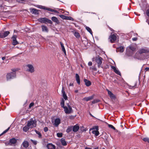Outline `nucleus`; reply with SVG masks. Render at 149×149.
<instances>
[{"mask_svg": "<svg viewBox=\"0 0 149 149\" xmlns=\"http://www.w3.org/2000/svg\"><path fill=\"white\" fill-rule=\"evenodd\" d=\"M93 61H95L98 67L102 68V65L103 59L102 58L99 56H96L95 57L93 58L92 59Z\"/></svg>", "mask_w": 149, "mask_h": 149, "instance_id": "obj_1", "label": "nucleus"}, {"mask_svg": "<svg viewBox=\"0 0 149 149\" xmlns=\"http://www.w3.org/2000/svg\"><path fill=\"white\" fill-rule=\"evenodd\" d=\"M27 124L28 126L30 128L35 127L36 126V121L35 120H33L31 118L28 122Z\"/></svg>", "mask_w": 149, "mask_h": 149, "instance_id": "obj_2", "label": "nucleus"}, {"mask_svg": "<svg viewBox=\"0 0 149 149\" xmlns=\"http://www.w3.org/2000/svg\"><path fill=\"white\" fill-rule=\"evenodd\" d=\"M16 73L15 71H13L10 73L7 74L6 75V79L7 80L13 79L16 77Z\"/></svg>", "mask_w": 149, "mask_h": 149, "instance_id": "obj_3", "label": "nucleus"}, {"mask_svg": "<svg viewBox=\"0 0 149 149\" xmlns=\"http://www.w3.org/2000/svg\"><path fill=\"white\" fill-rule=\"evenodd\" d=\"M67 106L64 107L63 108L64 109V111L66 114H70L71 113L72 109V107L69 105L68 103L67 104Z\"/></svg>", "mask_w": 149, "mask_h": 149, "instance_id": "obj_4", "label": "nucleus"}, {"mask_svg": "<svg viewBox=\"0 0 149 149\" xmlns=\"http://www.w3.org/2000/svg\"><path fill=\"white\" fill-rule=\"evenodd\" d=\"M38 21L42 23H46L47 22L50 24H52V21L44 17L38 19Z\"/></svg>", "mask_w": 149, "mask_h": 149, "instance_id": "obj_5", "label": "nucleus"}, {"mask_svg": "<svg viewBox=\"0 0 149 149\" xmlns=\"http://www.w3.org/2000/svg\"><path fill=\"white\" fill-rule=\"evenodd\" d=\"M26 67H27L26 69L27 71L31 73L34 72V68L32 65L31 64H28L27 65Z\"/></svg>", "mask_w": 149, "mask_h": 149, "instance_id": "obj_6", "label": "nucleus"}, {"mask_svg": "<svg viewBox=\"0 0 149 149\" xmlns=\"http://www.w3.org/2000/svg\"><path fill=\"white\" fill-rule=\"evenodd\" d=\"M10 33V32L8 31L0 33V38H4L7 36Z\"/></svg>", "mask_w": 149, "mask_h": 149, "instance_id": "obj_7", "label": "nucleus"}, {"mask_svg": "<svg viewBox=\"0 0 149 149\" xmlns=\"http://www.w3.org/2000/svg\"><path fill=\"white\" fill-rule=\"evenodd\" d=\"M106 90L107 91L108 94L111 99L112 100H115L116 98L115 95L111 91H109L108 89H107Z\"/></svg>", "mask_w": 149, "mask_h": 149, "instance_id": "obj_8", "label": "nucleus"}, {"mask_svg": "<svg viewBox=\"0 0 149 149\" xmlns=\"http://www.w3.org/2000/svg\"><path fill=\"white\" fill-rule=\"evenodd\" d=\"M116 38L117 37L116 35L113 34L110 36L109 39L110 40V42L113 43L116 40Z\"/></svg>", "mask_w": 149, "mask_h": 149, "instance_id": "obj_9", "label": "nucleus"}, {"mask_svg": "<svg viewBox=\"0 0 149 149\" xmlns=\"http://www.w3.org/2000/svg\"><path fill=\"white\" fill-rule=\"evenodd\" d=\"M17 36L16 35H14L12 37V39L13 40L12 44L13 45H15L18 44V42L16 40Z\"/></svg>", "mask_w": 149, "mask_h": 149, "instance_id": "obj_10", "label": "nucleus"}, {"mask_svg": "<svg viewBox=\"0 0 149 149\" xmlns=\"http://www.w3.org/2000/svg\"><path fill=\"white\" fill-rule=\"evenodd\" d=\"M17 142V140L13 138L9 140L8 143V145L10 146H13Z\"/></svg>", "mask_w": 149, "mask_h": 149, "instance_id": "obj_11", "label": "nucleus"}, {"mask_svg": "<svg viewBox=\"0 0 149 149\" xmlns=\"http://www.w3.org/2000/svg\"><path fill=\"white\" fill-rule=\"evenodd\" d=\"M61 123V120L59 118H56L55 120L54 123V125L57 127Z\"/></svg>", "mask_w": 149, "mask_h": 149, "instance_id": "obj_12", "label": "nucleus"}, {"mask_svg": "<svg viewBox=\"0 0 149 149\" xmlns=\"http://www.w3.org/2000/svg\"><path fill=\"white\" fill-rule=\"evenodd\" d=\"M111 68L117 74L120 75H121V73L120 72H119V71L116 68L113 66H111Z\"/></svg>", "mask_w": 149, "mask_h": 149, "instance_id": "obj_13", "label": "nucleus"}, {"mask_svg": "<svg viewBox=\"0 0 149 149\" xmlns=\"http://www.w3.org/2000/svg\"><path fill=\"white\" fill-rule=\"evenodd\" d=\"M48 149H55V146L52 143H48L47 146Z\"/></svg>", "mask_w": 149, "mask_h": 149, "instance_id": "obj_14", "label": "nucleus"}, {"mask_svg": "<svg viewBox=\"0 0 149 149\" xmlns=\"http://www.w3.org/2000/svg\"><path fill=\"white\" fill-rule=\"evenodd\" d=\"M79 126L78 124H77L72 127L73 131L74 132H76L79 130Z\"/></svg>", "mask_w": 149, "mask_h": 149, "instance_id": "obj_15", "label": "nucleus"}, {"mask_svg": "<svg viewBox=\"0 0 149 149\" xmlns=\"http://www.w3.org/2000/svg\"><path fill=\"white\" fill-rule=\"evenodd\" d=\"M61 92L63 95V96L64 99L65 100H67V97L66 95L65 94V92L64 91V88L63 87H62Z\"/></svg>", "mask_w": 149, "mask_h": 149, "instance_id": "obj_16", "label": "nucleus"}, {"mask_svg": "<svg viewBox=\"0 0 149 149\" xmlns=\"http://www.w3.org/2000/svg\"><path fill=\"white\" fill-rule=\"evenodd\" d=\"M25 148H27L29 145V142L27 141H24L22 144Z\"/></svg>", "mask_w": 149, "mask_h": 149, "instance_id": "obj_17", "label": "nucleus"}, {"mask_svg": "<svg viewBox=\"0 0 149 149\" xmlns=\"http://www.w3.org/2000/svg\"><path fill=\"white\" fill-rule=\"evenodd\" d=\"M42 31L43 32H47L48 31V29L47 27L44 25H42L41 26Z\"/></svg>", "mask_w": 149, "mask_h": 149, "instance_id": "obj_18", "label": "nucleus"}, {"mask_svg": "<svg viewBox=\"0 0 149 149\" xmlns=\"http://www.w3.org/2000/svg\"><path fill=\"white\" fill-rule=\"evenodd\" d=\"M84 81L85 83V85L87 86H89L91 84V82L87 80L86 79H84Z\"/></svg>", "mask_w": 149, "mask_h": 149, "instance_id": "obj_19", "label": "nucleus"}, {"mask_svg": "<svg viewBox=\"0 0 149 149\" xmlns=\"http://www.w3.org/2000/svg\"><path fill=\"white\" fill-rule=\"evenodd\" d=\"M116 51L117 52H122L124 51V47L122 46L116 48Z\"/></svg>", "mask_w": 149, "mask_h": 149, "instance_id": "obj_20", "label": "nucleus"}, {"mask_svg": "<svg viewBox=\"0 0 149 149\" xmlns=\"http://www.w3.org/2000/svg\"><path fill=\"white\" fill-rule=\"evenodd\" d=\"M75 77H76V80L77 81V83L79 84H80V80L78 74H76Z\"/></svg>", "mask_w": 149, "mask_h": 149, "instance_id": "obj_21", "label": "nucleus"}, {"mask_svg": "<svg viewBox=\"0 0 149 149\" xmlns=\"http://www.w3.org/2000/svg\"><path fill=\"white\" fill-rule=\"evenodd\" d=\"M93 96H90L89 97H85L84 98L83 100H85L86 101H88L90 100L93 99Z\"/></svg>", "mask_w": 149, "mask_h": 149, "instance_id": "obj_22", "label": "nucleus"}, {"mask_svg": "<svg viewBox=\"0 0 149 149\" xmlns=\"http://www.w3.org/2000/svg\"><path fill=\"white\" fill-rule=\"evenodd\" d=\"M45 9L48 10L50 11L54 12L55 13H58V11H57V10H55L54 9H53L51 8H47L45 7Z\"/></svg>", "mask_w": 149, "mask_h": 149, "instance_id": "obj_23", "label": "nucleus"}, {"mask_svg": "<svg viewBox=\"0 0 149 149\" xmlns=\"http://www.w3.org/2000/svg\"><path fill=\"white\" fill-rule=\"evenodd\" d=\"M31 11L33 13L38 14V10L34 8L30 9Z\"/></svg>", "mask_w": 149, "mask_h": 149, "instance_id": "obj_24", "label": "nucleus"}, {"mask_svg": "<svg viewBox=\"0 0 149 149\" xmlns=\"http://www.w3.org/2000/svg\"><path fill=\"white\" fill-rule=\"evenodd\" d=\"M148 52V51L147 49H141L139 51V52L140 54H142L143 53H145Z\"/></svg>", "mask_w": 149, "mask_h": 149, "instance_id": "obj_25", "label": "nucleus"}, {"mask_svg": "<svg viewBox=\"0 0 149 149\" xmlns=\"http://www.w3.org/2000/svg\"><path fill=\"white\" fill-rule=\"evenodd\" d=\"M60 45H61V47L62 51H63V52L64 53V54L65 55H66V53L65 50V47H64V46L63 45V44L61 42H60Z\"/></svg>", "mask_w": 149, "mask_h": 149, "instance_id": "obj_26", "label": "nucleus"}, {"mask_svg": "<svg viewBox=\"0 0 149 149\" xmlns=\"http://www.w3.org/2000/svg\"><path fill=\"white\" fill-rule=\"evenodd\" d=\"M30 127L27 125L25 126L23 128V131L24 132H26L29 129Z\"/></svg>", "mask_w": 149, "mask_h": 149, "instance_id": "obj_27", "label": "nucleus"}, {"mask_svg": "<svg viewBox=\"0 0 149 149\" xmlns=\"http://www.w3.org/2000/svg\"><path fill=\"white\" fill-rule=\"evenodd\" d=\"M51 19H52V20L54 22H55L57 24L58 23L59 21H58V19L57 18H56V17H52Z\"/></svg>", "mask_w": 149, "mask_h": 149, "instance_id": "obj_28", "label": "nucleus"}, {"mask_svg": "<svg viewBox=\"0 0 149 149\" xmlns=\"http://www.w3.org/2000/svg\"><path fill=\"white\" fill-rule=\"evenodd\" d=\"M61 142L62 145L64 146H66L67 144V143L66 141H65V139L63 138L61 139Z\"/></svg>", "mask_w": 149, "mask_h": 149, "instance_id": "obj_29", "label": "nucleus"}, {"mask_svg": "<svg viewBox=\"0 0 149 149\" xmlns=\"http://www.w3.org/2000/svg\"><path fill=\"white\" fill-rule=\"evenodd\" d=\"M74 36L77 38H79L80 36V35L79 33L78 32L76 31H75L74 32Z\"/></svg>", "mask_w": 149, "mask_h": 149, "instance_id": "obj_30", "label": "nucleus"}, {"mask_svg": "<svg viewBox=\"0 0 149 149\" xmlns=\"http://www.w3.org/2000/svg\"><path fill=\"white\" fill-rule=\"evenodd\" d=\"M92 133L96 136H98L99 134V132L97 130H93Z\"/></svg>", "mask_w": 149, "mask_h": 149, "instance_id": "obj_31", "label": "nucleus"}, {"mask_svg": "<svg viewBox=\"0 0 149 149\" xmlns=\"http://www.w3.org/2000/svg\"><path fill=\"white\" fill-rule=\"evenodd\" d=\"M72 126H69L68 127L66 130V132L67 133H69L70 132L72 129Z\"/></svg>", "mask_w": 149, "mask_h": 149, "instance_id": "obj_32", "label": "nucleus"}, {"mask_svg": "<svg viewBox=\"0 0 149 149\" xmlns=\"http://www.w3.org/2000/svg\"><path fill=\"white\" fill-rule=\"evenodd\" d=\"M86 28L88 32H89L91 34H92V31L91 29L90 28L86 26Z\"/></svg>", "mask_w": 149, "mask_h": 149, "instance_id": "obj_33", "label": "nucleus"}, {"mask_svg": "<svg viewBox=\"0 0 149 149\" xmlns=\"http://www.w3.org/2000/svg\"><path fill=\"white\" fill-rule=\"evenodd\" d=\"M35 131L36 133L38 135V138H42V135L41 133L37 130H35Z\"/></svg>", "mask_w": 149, "mask_h": 149, "instance_id": "obj_34", "label": "nucleus"}, {"mask_svg": "<svg viewBox=\"0 0 149 149\" xmlns=\"http://www.w3.org/2000/svg\"><path fill=\"white\" fill-rule=\"evenodd\" d=\"M128 48H130L132 51H134L135 50V48L132 45L130 46Z\"/></svg>", "mask_w": 149, "mask_h": 149, "instance_id": "obj_35", "label": "nucleus"}, {"mask_svg": "<svg viewBox=\"0 0 149 149\" xmlns=\"http://www.w3.org/2000/svg\"><path fill=\"white\" fill-rule=\"evenodd\" d=\"M61 107H62L63 108L64 107H65L64 106V100L63 99H62V100L61 101Z\"/></svg>", "mask_w": 149, "mask_h": 149, "instance_id": "obj_36", "label": "nucleus"}, {"mask_svg": "<svg viewBox=\"0 0 149 149\" xmlns=\"http://www.w3.org/2000/svg\"><path fill=\"white\" fill-rule=\"evenodd\" d=\"M60 17L63 19H66V17L63 15H59Z\"/></svg>", "mask_w": 149, "mask_h": 149, "instance_id": "obj_37", "label": "nucleus"}, {"mask_svg": "<svg viewBox=\"0 0 149 149\" xmlns=\"http://www.w3.org/2000/svg\"><path fill=\"white\" fill-rule=\"evenodd\" d=\"M90 69L91 70H92L94 71H97V69L95 68V66H93L92 67H91L90 68Z\"/></svg>", "mask_w": 149, "mask_h": 149, "instance_id": "obj_38", "label": "nucleus"}, {"mask_svg": "<svg viewBox=\"0 0 149 149\" xmlns=\"http://www.w3.org/2000/svg\"><path fill=\"white\" fill-rule=\"evenodd\" d=\"M31 141L34 145H36L37 144V142L36 141L31 139Z\"/></svg>", "mask_w": 149, "mask_h": 149, "instance_id": "obj_39", "label": "nucleus"}, {"mask_svg": "<svg viewBox=\"0 0 149 149\" xmlns=\"http://www.w3.org/2000/svg\"><path fill=\"white\" fill-rule=\"evenodd\" d=\"M66 20H72V21L73 20V19L72 18V17H71L67 16L66 18Z\"/></svg>", "mask_w": 149, "mask_h": 149, "instance_id": "obj_40", "label": "nucleus"}, {"mask_svg": "<svg viewBox=\"0 0 149 149\" xmlns=\"http://www.w3.org/2000/svg\"><path fill=\"white\" fill-rule=\"evenodd\" d=\"M57 136L58 137H61L62 136L63 134L62 133H57Z\"/></svg>", "mask_w": 149, "mask_h": 149, "instance_id": "obj_41", "label": "nucleus"}, {"mask_svg": "<svg viewBox=\"0 0 149 149\" xmlns=\"http://www.w3.org/2000/svg\"><path fill=\"white\" fill-rule=\"evenodd\" d=\"M10 128V127H8L6 130L5 131H4V132H3L1 134V135H2L3 134H5L6 133V132H7L8 131V130H9Z\"/></svg>", "mask_w": 149, "mask_h": 149, "instance_id": "obj_42", "label": "nucleus"}, {"mask_svg": "<svg viewBox=\"0 0 149 149\" xmlns=\"http://www.w3.org/2000/svg\"><path fill=\"white\" fill-rule=\"evenodd\" d=\"M108 126V127H110L111 128L113 129L114 130H115V127L113 125H110V124H109Z\"/></svg>", "mask_w": 149, "mask_h": 149, "instance_id": "obj_43", "label": "nucleus"}, {"mask_svg": "<svg viewBox=\"0 0 149 149\" xmlns=\"http://www.w3.org/2000/svg\"><path fill=\"white\" fill-rule=\"evenodd\" d=\"M143 140L145 141H147L149 143V139L148 138H145L143 139Z\"/></svg>", "mask_w": 149, "mask_h": 149, "instance_id": "obj_44", "label": "nucleus"}, {"mask_svg": "<svg viewBox=\"0 0 149 149\" xmlns=\"http://www.w3.org/2000/svg\"><path fill=\"white\" fill-rule=\"evenodd\" d=\"M38 7L39 8L41 9H45V7L41 6H38Z\"/></svg>", "mask_w": 149, "mask_h": 149, "instance_id": "obj_45", "label": "nucleus"}, {"mask_svg": "<svg viewBox=\"0 0 149 149\" xmlns=\"http://www.w3.org/2000/svg\"><path fill=\"white\" fill-rule=\"evenodd\" d=\"M34 104L33 102H32V103H31L29 104V108H31L33 106Z\"/></svg>", "mask_w": 149, "mask_h": 149, "instance_id": "obj_46", "label": "nucleus"}, {"mask_svg": "<svg viewBox=\"0 0 149 149\" xmlns=\"http://www.w3.org/2000/svg\"><path fill=\"white\" fill-rule=\"evenodd\" d=\"M44 130L45 132H46L48 131V128H47V127H45L44 128Z\"/></svg>", "mask_w": 149, "mask_h": 149, "instance_id": "obj_47", "label": "nucleus"}, {"mask_svg": "<svg viewBox=\"0 0 149 149\" xmlns=\"http://www.w3.org/2000/svg\"><path fill=\"white\" fill-rule=\"evenodd\" d=\"M88 66H90L92 65V63L91 61H90L88 63Z\"/></svg>", "mask_w": 149, "mask_h": 149, "instance_id": "obj_48", "label": "nucleus"}, {"mask_svg": "<svg viewBox=\"0 0 149 149\" xmlns=\"http://www.w3.org/2000/svg\"><path fill=\"white\" fill-rule=\"evenodd\" d=\"M146 13L147 15L149 17V9L147 10Z\"/></svg>", "mask_w": 149, "mask_h": 149, "instance_id": "obj_49", "label": "nucleus"}, {"mask_svg": "<svg viewBox=\"0 0 149 149\" xmlns=\"http://www.w3.org/2000/svg\"><path fill=\"white\" fill-rule=\"evenodd\" d=\"M24 0H16V1L22 3L23 1H24Z\"/></svg>", "mask_w": 149, "mask_h": 149, "instance_id": "obj_50", "label": "nucleus"}, {"mask_svg": "<svg viewBox=\"0 0 149 149\" xmlns=\"http://www.w3.org/2000/svg\"><path fill=\"white\" fill-rule=\"evenodd\" d=\"M145 71H149V68L146 67L145 69Z\"/></svg>", "mask_w": 149, "mask_h": 149, "instance_id": "obj_51", "label": "nucleus"}, {"mask_svg": "<svg viewBox=\"0 0 149 149\" xmlns=\"http://www.w3.org/2000/svg\"><path fill=\"white\" fill-rule=\"evenodd\" d=\"M134 86H129V87L130 88L133 89V88H134Z\"/></svg>", "mask_w": 149, "mask_h": 149, "instance_id": "obj_52", "label": "nucleus"}, {"mask_svg": "<svg viewBox=\"0 0 149 149\" xmlns=\"http://www.w3.org/2000/svg\"><path fill=\"white\" fill-rule=\"evenodd\" d=\"M132 40L134 41H136L137 40V38H132Z\"/></svg>", "mask_w": 149, "mask_h": 149, "instance_id": "obj_53", "label": "nucleus"}, {"mask_svg": "<svg viewBox=\"0 0 149 149\" xmlns=\"http://www.w3.org/2000/svg\"><path fill=\"white\" fill-rule=\"evenodd\" d=\"M69 86H73V83H71L69 84Z\"/></svg>", "mask_w": 149, "mask_h": 149, "instance_id": "obj_54", "label": "nucleus"}, {"mask_svg": "<svg viewBox=\"0 0 149 149\" xmlns=\"http://www.w3.org/2000/svg\"><path fill=\"white\" fill-rule=\"evenodd\" d=\"M6 59V57L5 56L3 57L2 58V59L3 60H4Z\"/></svg>", "mask_w": 149, "mask_h": 149, "instance_id": "obj_55", "label": "nucleus"}, {"mask_svg": "<svg viewBox=\"0 0 149 149\" xmlns=\"http://www.w3.org/2000/svg\"><path fill=\"white\" fill-rule=\"evenodd\" d=\"M78 90H75L74 91V92L75 93H77L78 92Z\"/></svg>", "mask_w": 149, "mask_h": 149, "instance_id": "obj_56", "label": "nucleus"}, {"mask_svg": "<svg viewBox=\"0 0 149 149\" xmlns=\"http://www.w3.org/2000/svg\"><path fill=\"white\" fill-rule=\"evenodd\" d=\"M85 149H92L91 148H87V147H86Z\"/></svg>", "mask_w": 149, "mask_h": 149, "instance_id": "obj_57", "label": "nucleus"}, {"mask_svg": "<svg viewBox=\"0 0 149 149\" xmlns=\"http://www.w3.org/2000/svg\"><path fill=\"white\" fill-rule=\"evenodd\" d=\"M98 128V127L97 126H96L95 127V129L96 130H97Z\"/></svg>", "mask_w": 149, "mask_h": 149, "instance_id": "obj_58", "label": "nucleus"}, {"mask_svg": "<svg viewBox=\"0 0 149 149\" xmlns=\"http://www.w3.org/2000/svg\"><path fill=\"white\" fill-rule=\"evenodd\" d=\"M95 103V102H94V101H93L92 102V103Z\"/></svg>", "mask_w": 149, "mask_h": 149, "instance_id": "obj_59", "label": "nucleus"}, {"mask_svg": "<svg viewBox=\"0 0 149 149\" xmlns=\"http://www.w3.org/2000/svg\"><path fill=\"white\" fill-rule=\"evenodd\" d=\"M94 149H98V148H95Z\"/></svg>", "mask_w": 149, "mask_h": 149, "instance_id": "obj_60", "label": "nucleus"}, {"mask_svg": "<svg viewBox=\"0 0 149 149\" xmlns=\"http://www.w3.org/2000/svg\"><path fill=\"white\" fill-rule=\"evenodd\" d=\"M102 149H105L104 148H103Z\"/></svg>", "mask_w": 149, "mask_h": 149, "instance_id": "obj_61", "label": "nucleus"}]
</instances>
